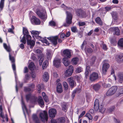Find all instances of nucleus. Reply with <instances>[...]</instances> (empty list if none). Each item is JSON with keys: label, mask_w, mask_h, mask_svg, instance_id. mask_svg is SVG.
<instances>
[{"label": "nucleus", "mask_w": 123, "mask_h": 123, "mask_svg": "<svg viewBox=\"0 0 123 123\" xmlns=\"http://www.w3.org/2000/svg\"><path fill=\"white\" fill-rule=\"evenodd\" d=\"M89 74V71H88L86 70L85 72V77L86 78L88 77Z\"/></svg>", "instance_id": "nucleus-57"}, {"label": "nucleus", "mask_w": 123, "mask_h": 123, "mask_svg": "<svg viewBox=\"0 0 123 123\" xmlns=\"http://www.w3.org/2000/svg\"><path fill=\"white\" fill-rule=\"evenodd\" d=\"M112 15L113 19L115 21L117 20L118 19V15L117 13L114 12L112 13Z\"/></svg>", "instance_id": "nucleus-30"}, {"label": "nucleus", "mask_w": 123, "mask_h": 123, "mask_svg": "<svg viewBox=\"0 0 123 123\" xmlns=\"http://www.w3.org/2000/svg\"><path fill=\"white\" fill-rule=\"evenodd\" d=\"M43 78L44 80L46 81L48 80L49 78V75L48 73L45 72L44 73Z\"/></svg>", "instance_id": "nucleus-26"}, {"label": "nucleus", "mask_w": 123, "mask_h": 123, "mask_svg": "<svg viewBox=\"0 0 123 123\" xmlns=\"http://www.w3.org/2000/svg\"><path fill=\"white\" fill-rule=\"evenodd\" d=\"M56 88L57 91L58 93H61L62 92V86L60 83H58V84Z\"/></svg>", "instance_id": "nucleus-21"}, {"label": "nucleus", "mask_w": 123, "mask_h": 123, "mask_svg": "<svg viewBox=\"0 0 123 123\" xmlns=\"http://www.w3.org/2000/svg\"><path fill=\"white\" fill-rule=\"evenodd\" d=\"M24 90L26 92H29L32 91V89L30 88H25L24 89Z\"/></svg>", "instance_id": "nucleus-61"}, {"label": "nucleus", "mask_w": 123, "mask_h": 123, "mask_svg": "<svg viewBox=\"0 0 123 123\" xmlns=\"http://www.w3.org/2000/svg\"><path fill=\"white\" fill-rule=\"evenodd\" d=\"M117 89V86H115L111 87L107 91L106 93L107 96H111L114 94L116 92Z\"/></svg>", "instance_id": "nucleus-3"}, {"label": "nucleus", "mask_w": 123, "mask_h": 123, "mask_svg": "<svg viewBox=\"0 0 123 123\" xmlns=\"http://www.w3.org/2000/svg\"><path fill=\"white\" fill-rule=\"evenodd\" d=\"M118 78L119 82L121 83L123 82V73H120L118 74Z\"/></svg>", "instance_id": "nucleus-23"}, {"label": "nucleus", "mask_w": 123, "mask_h": 123, "mask_svg": "<svg viewBox=\"0 0 123 123\" xmlns=\"http://www.w3.org/2000/svg\"><path fill=\"white\" fill-rule=\"evenodd\" d=\"M32 118L33 120L36 123H40L39 119L37 117L36 115L34 114L32 116Z\"/></svg>", "instance_id": "nucleus-28"}, {"label": "nucleus", "mask_w": 123, "mask_h": 123, "mask_svg": "<svg viewBox=\"0 0 123 123\" xmlns=\"http://www.w3.org/2000/svg\"><path fill=\"white\" fill-rule=\"evenodd\" d=\"M118 46L121 47H123V38H121L118 42Z\"/></svg>", "instance_id": "nucleus-34"}, {"label": "nucleus", "mask_w": 123, "mask_h": 123, "mask_svg": "<svg viewBox=\"0 0 123 123\" xmlns=\"http://www.w3.org/2000/svg\"><path fill=\"white\" fill-rule=\"evenodd\" d=\"M78 25L79 26H82L85 25L86 23L85 22H82L81 21H79L78 22Z\"/></svg>", "instance_id": "nucleus-49"}, {"label": "nucleus", "mask_w": 123, "mask_h": 123, "mask_svg": "<svg viewBox=\"0 0 123 123\" xmlns=\"http://www.w3.org/2000/svg\"><path fill=\"white\" fill-rule=\"evenodd\" d=\"M63 56L67 58H70L71 57V52L68 49L64 50L63 52Z\"/></svg>", "instance_id": "nucleus-11"}, {"label": "nucleus", "mask_w": 123, "mask_h": 123, "mask_svg": "<svg viewBox=\"0 0 123 123\" xmlns=\"http://www.w3.org/2000/svg\"><path fill=\"white\" fill-rule=\"evenodd\" d=\"M39 116L42 122H44L45 120L47 121H48V113L45 111H44L41 112L39 115Z\"/></svg>", "instance_id": "nucleus-5"}, {"label": "nucleus", "mask_w": 123, "mask_h": 123, "mask_svg": "<svg viewBox=\"0 0 123 123\" xmlns=\"http://www.w3.org/2000/svg\"><path fill=\"white\" fill-rule=\"evenodd\" d=\"M9 57L10 60L11 61V62L12 63H14L15 62V59L14 57L11 55L10 53H9Z\"/></svg>", "instance_id": "nucleus-36"}, {"label": "nucleus", "mask_w": 123, "mask_h": 123, "mask_svg": "<svg viewBox=\"0 0 123 123\" xmlns=\"http://www.w3.org/2000/svg\"><path fill=\"white\" fill-rule=\"evenodd\" d=\"M85 51L86 52H87L89 53H92L93 52V50L90 48H88L85 49Z\"/></svg>", "instance_id": "nucleus-43"}, {"label": "nucleus", "mask_w": 123, "mask_h": 123, "mask_svg": "<svg viewBox=\"0 0 123 123\" xmlns=\"http://www.w3.org/2000/svg\"><path fill=\"white\" fill-rule=\"evenodd\" d=\"M86 116L87 117L89 120H91L92 119V117L89 113L87 114L86 115Z\"/></svg>", "instance_id": "nucleus-54"}, {"label": "nucleus", "mask_w": 123, "mask_h": 123, "mask_svg": "<svg viewBox=\"0 0 123 123\" xmlns=\"http://www.w3.org/2000/svg\"><path fill=\"white\" fill-rule=\"evenodd\" d=\"M98 78V74L96 72H93L90 74L89 76L90 80L91 81H94L97 79Z\"/></svg>", "instance_id": "nucleus-7"}, {"label": "nucleus", "mask_w": 123, "mask_h": 123, "mask_svg": "<svg viewBox=\"0 0 123 123\" xmlns=\"http://www.w3.org/2000/svg\"><path fill=\"white\" fill-rule=\"evenodd\" d=\"M77 15L78 16H80L83 18H85L86 16L85 12L80 9H77L76 10Z\"/></svg>", "instance_id": "nucleus-8"}, {"label": "nucleus", "mask_w": 123, "mask_h": 123, "mask_svg": "<svg viewBox=\"0 0 123 123\" xmlns=\"http://www.w3.org/2000/svg\"><path fill=\"white\" fill-rule=\"evenodd\" d=\"M48 39L50 40L51 43L55 45H56L57 43V40L58 39L57 36L49 37Z\"/></svg>", "instance_id": "nucleus-12"}, {"label": "nucleus", "mask_w": 123, "mask_h": 123, "mask_svg": "<svg viewBox=\"0 0 123 123\" xmlns=\"http://www.w3.org/2000/svg\"><path fill=\"white\" fill-rule=\"evenodd\" d=\"M99 109L100 112L102 113H104L105 111V109L103 107L102 105H101L100 108Z\"/></svg>", "instance_id": "nucleus-42"}, {"label": "nucleus", "mask_w": 123, "mask_h": 123, "mask_svg": "<svg viewBox=\"0 0 123 123\" xmlns=\"http://www.w3.org/2000/svg\"><path fill=\"white\" fill-rule=\"evenodd\" d=\"M38 103L39 105L41 107H44V104L43 99L41 97H40L39 98L38 100Z\"/></svg>", "instance_id": "nucleus-19"}, {"label": "nucleus", "mask_w": 123, "mask_h": 123, "mask_svg": "<svg viewBox=\"0 0 123 123\" xmlns=\"http://www.w3.org/2000/svg\"><path fill=\"white\" fill-rule=\"evenodd\" d=\"M0 116L3 119H4L5 117L3 112L2 107V105H0Z\"/></svg>", "instance_id": "nucleus-32"}, {"label": "nucleus", "mask_w": 123, "mask_h": 123, "mask_svg": "<svg viewBox=\"0 0 123 123\" xmlns=\"http://www.w3.org/2000/svg\"><path fill=\"white\" fill-rule=\"evenodd\" d=\"M62 110H64L65 112H66V111L67 108L66 104H64L62 105Z\"/></svg>", "instance_id": "nucleus-48"}, {"label": "nucleus", "mask_w": 123, "mask_h": 123, "mask_svg": "<svg viewBox=\"0 0 123 123\" xmlns=\"http://www.w3.org/2000/svg\"><path fill=\"white\" fill-rule=\"evenodd\" d=\"M69 83L70 85L72 87H73L74 84V81L73 78L72 77L69 78L67 80Z\"/></svg>", "instance_id": "nucleus-20"}, {"label": "nucleus", "mask_w": 123, "mask_h": 123, "mask_svg": "<svg viewBox=\"0 0 123 123\" xmlns=\"http://www.w3.org/2000/svg\"><path fill=\"white\" fill-rule=\"evenodd\" d=\"M110 31L113 33L114 34L119 35L120 34V31L118 27H111L110 28Z\"/></svg>", "instance_id": "nucleus-13"}, {"label": "nucleus", "mask_w": 123, "mask_h": 123, "mask_svg": "<svg viewBox=\"0 0 123 123\" xmlns=\"http://www.w3.org/2000/svg\"><path fill=\"white\" fill-rule=\"evenodd\" d=\"M5 0H1L0 2V8L1 9H2L4 6V3Z\"/></svg>", "instance_id": "nucleus-46"}, {"label": "nucleus", "mask_w": 123, "mask_h": 123, "mask_svg": "<svg viewBox=\"0 0 123 123\" xmlns=\"http://www.w3.org/2000/svg\"><path fill=\"white\" fill-rule=\"evenodd\" d=\"M29 68L31 71L33 70L35 68V66L33 62H31L29 64Z\"/></svg>", "instance_id": "nucleus-27"}, {"label": "nucleus", "mask_w": 123, "mask_h": 123, "mask_svg": "<svg viewBox=\"0 0 123 123\" xmlns=\"http://www.w3.org/2000/svg\"><path fill=\"white\" fill-rule=\"evenodd\" d=\"M44 56L43 57H40V58H38L40 59L39 61V64L40 66H41L42 65V63L44 60Z\"/></svg>", "instance_id": "nucleus-44"}, {"label": "nucleus", "mask_w": 123, "mask_h": 123, "mask_svg": "<svg viewBox=\"0 0 123 123\" xmlns=\"http://www.w3.org/2000/svg\"><path fill=\"white\" fill-rule=\"evenodd\" d=\"M49 24L51 26H55V22L53 21L49 22Z\"/></svg>", "instance_id": "nucleus-58"}, {"label": "nucleus", "mask_w": 123, "mask_h": 123, "mask_svg": "<svg viewBox=\"0 0 123 123\" xmlns=\"http://www.w3.org/2000/svg\"><path fill=\"white\" fill-rule=\"evenodd\" d=\"M65 119L63 117H60L58 120V123H64L65 122Z\"/></svg>", "instance_id": "nucleus-31"}, {"label": "nucleus", "mask_w": 123, "mask_h": 123, "mask_svg": "<svg viewBox=\"0 0 123 123\" xmlns=\"http://www.w3.org/2000/svg\"><path fill=\"white\" fill-rule=\"evenodd\" d=\"M61 60L58 59H55L53 61V64L56 68H58L61 66Z\"/></svg>", "instance_id": "nucleus-15"}, {"label": "nucleus", "mask_w": 123, "mask_h": 123, "mask_svg": "<svg viewBox=\"0 0 123 123\" xmlns=\"http://www.w3.org/2000/svg\"><path fill=\"white\" fill-rule=\"evenodd\" d=\"M67 70H69V71L71 72L72 71V72H73L74 71L73 67L72 65L70 66L69 67L68 69Z\"/></svg>", "instance_id": "nucleus-53"}, {"label": "nucleus", "mask_w": 123, "mask_h": 123, "mask_svg": "<svg viewBox=\"0 0 123 123\" xmlns=\"http://www.w3.org/2000/svg\"><path fill=\"white\" fill-rule=\"evenodd\" d=\"M66 13L67 14L66 20V23H64L63 25L64 26H68L72 23L73 16L71 13L68 11H66Z\"/></svg>", "instance_id": "nucleus-1"}, {"label": "nucleus", "mask_w": 123, "mask_h": 123, "mask_svg": "<svg viewBox=\"0 0 123 123\" xmlns=\"http://www.w3.org/2000/svg\"><path fill=\"white\" fill-rule=\"evenodd\" d=\"M3 46L4 48L8 52H9L11 50L10 47L9 46H7L6 43H4L3 44Z\"/></svg>", "instance_id": "nucleus-37"}, {"label": "nucleus", "mask_w": 123, "mask_h": 123, "mask_svg": "<svg viewBox=\"0 0 123 123\" xmlns=\"http://www.w3.org/2000/svg\"><path fill=\"white\" fill-rule=\"evenodd\" d=\"M74 91H75V92L76 93H78L81 92V89L80 88H76L75 90H74Z\"/></svg>", "instance_id": "nucleus-59"}, {"label": "nucleus", "mask_w": 123, "mask_h": 123, "mask_svg": "<svg viewBox=\"0 0 123 123\" xmlns=\"http://www.w3.org/2000/svg\"><path fill=\"white\" fill-rule=\"evenodd\" d=\"M21 101L22 106L23 110H24V109H25L26 112H27V109L26 108V107L25 104L24 102L22 99V97Z\"/></svg>", "instance_id": "nucleus-39"}, {"label": "nucleus", "mask_w": 123, "mask_h": 123, "mask_svg": "<svg viewBox=\"0 0 123 123\" xmlns=\"http://www.w3.org/2000/svg\"><path fill=\"white\" fill-rule=\"evenodd\" d=\"M45 101L47 102L49 101V99L48 97L47 96H45L43 98Z\"/></svg>", "instance_id": "nucleus-63"}, {"label": "nucleus", "mask_w": 123, "mask_h": 123, "mask_svg": "<svg viewBox=\"0 0 123 123\" xmlns=\"http://www.w3.org/2000/svg\"><path fill=\"white\" fill-rule=\"evenodd\" d=\"M32 23L33 25H39L40 24L41 21L40 20L35 16H32L31 19Z\"/></svg>", "instance_id": "nucleus-9"}, {"label": "nucleus", "mask_w": 123, "mask_h": 123, "mask_svg": "<svg viewBox=\"0 0 123 123\" xmlns=\"http://www.w3.org/2000/svg\"><path fill=\"white\" fill-rule=\"evenodd\" d=\"M63 63L66 67L68 66L70 62L68 58H64L63 59Z\"/></svg>", "instance_id": "nucleus-24"}, {"label": "nucleus", "mask_w": 123, "mask_h": 123, "mask_svg": "<svg viewBox=\"0 0 123 123\" xmlns=\"http://www.w3.org/2000/svg\"><path fill=\"white\" fill-rule=\"evenodd\" d=\"M72 71L71 72L69 71V70H67L65 73V75L67 77H69L72 74Z\"/></svg>", "instance_id": "nucleus-33"}, {"label": "nucleus", "mask_w": 123, "mask_h": 123, "mask_svg": "<svg viewBox=\"0 0 123 123\" xmlns=\"http://www.w3.org/2000/svg\"><path fill=\"white\" fill-rule=\"evenodd\" d=\"M51 51L49 50H47V52L46 53V57L47 59H51L52 57V55L51 54Z\"/></svg>", "instance_id": "nucleus-25"}, {"label": "nucleus", "mask_w": 123, "mask_h": 123, "mask_svg": "<svg viewBox=\"0 0 123 123\" xmlns=\"http://www.w3.org/2000/svg\"><path fill=\"white\" fill-rule=\"evenodd\" d=\"M34 52L37 54L38 58H40V57H42L44 56V55L42 53V51L40 49H38L36 50Z\"/></svg>", "instance_id": "nucleus-17"}, {"label": "nucleus", "mask_w": 123, "mask_h": 123, "mask_svg": "<svg viewBox=\"0 0 123 123\" xmlns=\"http://www.w3.org/2000/svg\"><path fill=\"white\" fill-rule=\"evenodd\" d=\"M26 98L27 101L30 100L32 102L34 103L37 100V98L36 97L32 96L30 94L27 95Z\"/></svg>", "instance_id": "nucleus-6"}, {"label": "nucleus", "mask_w": 123, "mask_h": 123, "mask_svg": "<svg viewBox=\"0 0 123 123\" xmlns=\"http://www.w3.org/2000/svg\"><path fill=\"white\" fill-rule=\"evenodd\" d=\"M43 41V43H45L47 45H48L49 44V42L47 41V39L45 38H44Z\"/></svg>", "instance_id": "nucleus-62"}, {"label": "nucleus", "mask_w": 123, "mask_h": 123, "mask_svg": "<svg viewBox=\"0 0 123 123\" xmlns=\"http://www.w3.org/2000/svg\"><path fill=\"white\" fill-rule=\"evenodd\" d=\"M26 37L27 44L28 45H30V48H32L35 44L34 41L33 40H31V37L30 35L28 34L26 35Z\"/></svg>", "instance_id": "nucleus-2"}, {"label": "nucleus", "mask_w": 123, "mask_h": 123, "mask_svg": "<svg viewBox=\"0 0 123 123\" xmlns=\"http://www.w3.org/2000/svg\"><path fill=\"white\" fill-rule=\"evenodd\" d=\"M71 30L73 32H75L77 30V27L75 26L71 28Z\"/></svg>", "instance_id": "nucleus-52"}, {"label": "nucleus", "mask_w": 123, "mask_h": 123, "mask_svg": "<svg viewBox=\"0 0 123 123\" xmlns=\"http://www.w3.org/2000/svg\"><path fill=\"white\" fill-rule=\"evenodd\" d=\"M48 65V62L47 60H45L43 63L42 68L43 69L46 68Z\"/></svg>", "instance_id": "nucleus-41"}, {"label": "nucleus", "mask_w": 123, "mask_h": 123, "mask_svg": "<svg viewBox=\"0 0 123 123\" xmlns=\"http://www.w3.org/2000/svg\"><path fill=\"white\" fill-rule=\"evenodd\" d=\"M117 60L118 62L119 63L121 62H122L123 61V59L122 58L120 57L119 56L117 58Z\"/></svg>", "instance_id": "nucleus-51"}, {"label": "nucleus", "mask_w": 123, "mask_h": 123, "mask_svg": "<svg viewBox=\"0 0 123 123\" xmlns=\"http://www.w3.org/2000/svg\"><path fill=\"white\" fill-rule=\"evenodd\" d=\"M20 41L24 44H25L26 43V41L25 36H23L22 38L20 40Z\"/></svg>", "instance_id": "nucleus-45"}, {"label": "nucleus", "mask_w": 123, "mask_h": 123, "mask_svg": "<svg viewBox=\"0 0 123 123\" xmlns=\"http://www.w3.org/2000/svg\"><path fill=\"white\" fill-rule=\"evenodd\" d=\"M12 67L13 70L14 71V73L15 74H16V67L15 64L14 63H13L12 65Z\"/></svg>", "instance_id": "nucleus-56"}, {"label": "nucleus", "mask_w": 123, "mask_h": 123, "mask_svg": "<svg viewBox=\"0 0 123 123\" xmlns=\"http://www.w3.org/2000/svg\"><path fill=\"white\" fill-rule=\"evenodd\" d=\"M107 61L106 60H105L103 61V62L105 63L103 65L102 70L104 74L105 73L110 67V65L108 63H105Z\"/></svg>", "instance_id": "nucleus-10"}, {"label": "nucleus", "mask_w": 123, "mask_h": 123, "mask_svg": "<svg viewBox=\"0 0 123 123\" xmlns=\"http://www.w3.org/2000/svg\"><path fill=\"white\" fill-rule=\"evenodd\" d=\"M82 70V69L81 67L78 68H76V72L79 73L81 72Z\"/></svg>", "instance_id": "nucleus-55"}, {"label": "nucleus", "mask_w": 123, "mask_h": 123, "mask_svg": "<svg viewBox=\"0 0 123 123\" xmlns=\"http://www.w3.org/2000/svg\"><path fill=\"white\" fill-rule=\"evenodd\" d=\"M36 13L40 18L42 19H46L47 18V14L45 11L42 12L38 10L36 12Z\"/></svg>", "instance_id": "nucleus-4"}, {"label": "nucleus", "mask_w": 123, "mask_h": 123, "mask_svg": "<svg viewBox=\"0 0 123 123\" xmlns=\"http://www.w3.org/2000/svg\"><path fill=\"white\" fill-rule=\"evenodd\" d=\"M114 109V107H112L110 108H109L108 110V112L110 113H111L113 111Z\"/></svg>", "instance_id": "nucleus-60"}, {"label": "nucleus", "mask_w": 123, "mask_h": 123, "mask_svg": "<svg viewBox=\"0 0 123 123\" xmlns=\"http://www.w3.org/2000/svg\"><path fill=\"white\" fill-rule=\"evenodd\" d=\"M96 59V57L95 56H93L92 57L90 62V63L91 65L93 64L95 61Z\"/></svg>", "instance_id": "nucleus-40"}, {"label": "nucleus", "mask_w": 123, "mask_h": 123, "mask_svg": "<svg viewBox=\"0 0 123 123\" xmlns=\"http://www.w3.org/2000/svg\"><path fill=\"white\" fill-rule=\"evenodd\" d=\"M31 32L32 34L35 35L37 39H41V37L40 36H38L39 32L37 31H31Z\"/></svg>", "instance_id": "nucleus-18"}, {"label": "nucleus", "mask_w": 123, "mask_h": 123, "mask_svg": "<svg viewBox=\"0 0 123 123\" xmlns=\"http://www.w3.org/2000/svg\"><path fill=\"white\" fill-rule=\"evenodd\" d=\"M23 33L24 36H25L26 35L29 34V32L27 28L23 27Z\"/></svg>", "instance_id": "nucleus-38"}, {"label": "nucleus", "mask_w": 123, "mask_h": 123, "mask_svg": "<svg viewBox=\"0 0 123 123\" xmlns=\"http://www.w3.org/2000/svg\"><path fill=\"white\" fill-rule=\"evenodd\" d=\"M95 20L96 22L98 24L101 25H102V22L100 18L99 17H97L95 19Z\"/></svg>", "instance_id": "nucleus-29"}, {"label": "nucleus", "mask_w": 123, "mask_h": 123, "mask_svg": "<svg viewBox=\"0 0 123 123\" xmlns=\"http://www.w3.org/2000/svg\"><path fill=\"white\" fill-rule=\"evenodd\" d=\"M100 85L98 83H97L93 85V89L96 91H98L100 88Z\"/></svg>", "instance_id": "nucleus-22"}, {"label": "nucleus", "mask_w": 123, "mask_h": 123, "mask_svg": "<svg viewBox=\"0 0 123 123\" xmlns=\"http://www.w3.org/2000/svg\"><path fill=\"white\" fill-rule=\"evenodd\" d=\"M101 46L104 50H106L107 49L106 45L105 44L102 43L101 45Z\"/></svg>", "instance_id": "nucleus-50"}, {"label": "nucleus", "mask_w": 123, "mask_h": 123, "mask_svg": "<svg viewBox=\"0 0 123 123\" xmlns=\"http://www.w3.org/2000/svg\"><path fill=\"white\" fill-rule=\"evenodd\" d=\"M99 102L98 100V99H96L94 103V108L96 111H97L99 109Z\"/></svg>", "instance_id": "nucleus-16"}, {"label": "nucleus", "mask_w": 123, "mask_h": 123, "mask_svg": "<svg viewBox=\"0 0 123 123\" xmlns=\"http://www.w3.org/2000/svg\"><path fill=\"white\" fill-rule=\"evenodd\" d=\"M97 4V2H93L91 1L90 2V4L92 6H95Z\"/></svg>", "instance_id": "nucleus-64"}, {"label": "nucleus", "mask_w": 123, "mask_h": 123, "mask_svg": "<svg viewBox=\"0 0 123 123\" xmlns=\"http://www.w3.org/2000/svg\"><path fill=\"white\" fill-rule=\"evenodd\" d=\"M78 59L77 57L74 58L72 60V61L74 64L76 65L77 64L78 61Z\"/></svg>", "instance_id": "nucleus-35"}, {"label": "nucleus", "mask_w": 123, "mask_h": 123, "mask_svg": "<svg viewBox=\"0 0 123 123\" xmlns=\"http://www.w3.org/2000/svg\"><path fill=\"white\" fill-rule=\"evenodd\" d=\"M49 117L54 118L56 113V110L55 109H51L49 110Z\"/></svg>", "instance_id": "nucleus-14"}, {"label": "nucleus", "mask_w": 123, "mask_h": 123, "mask_svg": "<svg viewBox=\"0 0 123 123\" xmlns=\"http://www.w3.org/2000/svg\"><path fill=\"white\" fill-rule=\"evenodd\" d=\"M63 85L65 90H67L68 88V85L67 83L65 82L63 83Z\"/></svg>", "instance_id": "nucleus-47"}]
</instances>
